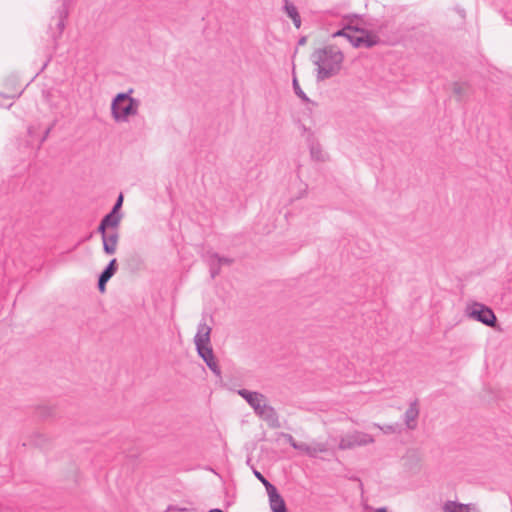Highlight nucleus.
Instances as JSON below:
<instances>
[{
  "label": "nucleus",
  "mask_w": 512,
  "mask_h": 512,
  "mask_svg": "<svg viewBox=\"0 0 512 512\" xmlns=\"http://www.w3.org/2000/svg\"><path fill=\"white\" fill-rule=\"evenodd\" d=\"M49 132H50V129H47V130H46V132H45V135H44V137H43V141L45 140V138L47 137V135L49 134Z\"/></svg>",
  "instance_id": "obj_31"
},
{
  "label": "nucleus",
  "mask_w": 512,
  "mask_h": 512,
  "mask_svg": "<svg viewBox=\"0 0 512 512\" xmlns=\"http://www.w3.org/2000/svg\"><path fill=\"white\" fill-rule=\"evenodd\" d=\"M443 512H470V508L465 504H461L455 501H447L443 505Z\"/></svg>",
  "instance_id": "obj_16"
},
{
  "label": "nucleus",
  "mask_w": 512,
  "mask_h": 512,
  "mask_svg": "<svg viewBox=\"0 0 512 512\" xmlns=\"http://www.w3.org/2000/svg\"><path fill=\"white\" fill-rule=\"evenodd\" d=\"M238 394L254 410L255 414L264 420L271 428H279L280 422L276 410L268 404L267 398L260 392L247 389L238 390Z\"/></svg>",
  "instance_id": "obj_2"
},
{
  "label": "nucleus",
  "mask_w": 512,
  "mask_h": 512,
  "mask_svg": "<svg viewBox=\"0 0 512 512\" xmlns=\"http://www.w3.org/2000/svg\"><path fill=\"white\" fill-rule=\"evenodd\" d=\"M266 492L272 512H287L285 501L275 486H272L271 488L268 487Z\"/></svg>",
  "instance_id": "obj_8"
},
{
  "label": "nucleus",
  "mask_w": 512,
  "mask_h": 512,
  "mask_svg": "<svg viewBox=\"0 0 512 512\" xmlns=\"http://www.w3.org/2000/svg\"><path fill=\"white\" fill-rule=\"evenodd\" d=\"M198 355L203 359L209 369L217 376L221 377V370L215 360L211 345L200 346L196 348Z\"/></svg>",
  "instance_id": "obj_7"
},
{
  "label": "nucleus",
  "mask_w": 512,
  "mask_h": 512,
  "mask_svg": "<svg viewBox=\"0 0 512 512\" xmlns=\"http://www.w3.org/2000/svg\"><path fill=\"white\" fill-rule=\"evenodd\" d=\"M283 2H284L283 9H284L285 13L287 14V16L289 18H291L294 26L297 29H299L301 26V17H300L297 7L289 0H284Z\"/></svg>",
  "instance_id": "obj_14"
},
{
  "label": "nucleus",
  "mask_w": 512,
  "mask_h": 512,
  "mask_svg": "<svg viewBox=\"0 0 512 512\" xmlns=\"http://www.w3.org/2000/svg\"><path fill=\"white\" fill-rule=\"evenodd\" d=\"M373 426L377 427L378 429H380L385 434H391V433H395L397 431L395 425H384V426H381L380 424L374 423Z\"/></svg>",
  "instance_id": "obj_22"
},
{
  "label": "nucleus",
  "mask_w": 512,
  "mask_h": 512,
  "mask_svg": "<svg viewBox=\"0 0 512 512\" xmlns=\"http://www.w3.org/2000/svg\"><path fill=\"white\" fill-rule=\"evenodd\" d=\"M311 61L316 66V79L323 81L340 72L344 55L338 47L329 45L316 49L311 55Z\"/></svg>",
  "instance_id": "obj_1"
},
{
  "label": "nucleus",
  "mask_w": 512,
  "mask_h": 512,
  "mask_svg": "<svg viewBox=\"0 0 512 512\" xmlns=\"http://www.w3.org/2000/svg\"><path fill=\"white\" fill-rule=\"evenodd\" d=\"M333 37H345L354 47H372L377 43V37L363 30L346 27L332 34Z\"/></svg>",
  "instance_id": "obj_5"
},
{
  "label": "nucleus",
  "mask_w": 512,
  "mask_h": 512,
  "mask_svg": "<svg viewBox=\"0 0 512 512\" xmlns=\"http://www.w3.org/2000/svg\"><path fill=\"white\" fill-rule=\"evenodd\" d=\"M288 442L292 446V443H297L291 435H288Z\"/></svg>",
  "instance_id": "obj_28"
},
{
  "label": "nucleus",
  "mask_w": 512,
  "mask_h": 512,
  "mask_svg": "<svg viewBox=\"0 0 512 512\" xmlns=\"http://www.w3.org/2000/svg\"><path fill=\"white\" fill-rule=\"evenodd\" d=\"M293 89L295 94L304 102H309L310 99L307 97V95L304 93V91L301 89L297 79L294 77L293 79Z\"/></svg>",
  "instance_id": "obj_19"
},
{
  "label": "nucleus",
  "mask_w": 512,
  "mask_h": 512,
  "mask_svg": "<svg viewBox=\"0 0 512 512\" xmlns=\"http://www.w3.org/2000/svg\"><path fill=\"white\" fill-rule=\"evenodd\" d=\"M129 92L118 93L111 103V115L115 122L126 123L129 118L138 114L140 101L130 96Z\"/></svg>",
  "instance_id": "obj_3"
},
{
  "label": "nucleus",
  "mask_w": 512,
  "mask_h": 512,
  "mask_svg": "<svg viewBox=\"0 0 512 512\" xmlns=\"http://www.w3.org/2000/svg\"><path fill=\"white\" fill-rule=\"evenodd\" d=\"M295 450L305 453L309 457H316L319 453L327 451V447L323 443L307 444L304 442L292 443Z\"/></svg>",
  "instance_id": "obj_9"
},
{
  "label": "nucleus",
  "mask_w": 512,
  "mask_h": 512,
  "mask_svg": "<svg viewBox=\"0 0 512 512\" xmlns=\"http://www.w3.org/2000/svg\"><path fill=\"white\" fill-rule=\"evenodd\" d=\"M122 214L115 213L110 211L107 215H105L102 221L106 224L108 228H117L121 222Z\"/></svg>",
  "instance_id": "obj_15"
},
{
  "label": "nucleus",
  "mask_w": 512,
  "mask_h": 512,
  "mask_svg": "<svg viewBox=\"0 0 512 512\" xmlns=\"http://www.w3.org/2000/svg\"><path fill=\"white\" fill-rule=\"evenodd\" d=\"M253 474L264 485L266 491L268 490V487L271 488L274 486L258 470L254 469Z\"/></svg>",
  "instance_id": "obj_21"
},
{
  "label": "nucleus",
  "mask_w": 512,
  "mask_h": 512,
  "mask_svg": "<svg viewBox=\"0 0 512 512\" xmlns=\"http://www.w3.org/2000/svg\"><path fill=\"white\" fill-rule=\"evenodd\" d=\"M203 257L209 266L211 278L214 279L220 273L221 269L219 254L213 251H207Z\"/></svg>",
  "instance_id": "obj_12"
},
{
  "label": "nucleus",
  "mask_w": 512,
  "mask_h": 512,
  "mask_svg": "<svg viewBox=\"0 0 512 512\" xmlns=\"http://www.w3.org/2000/svg\"><path fill=\"white\" fill-rule=\"evenodd\" d=\"M210 333L211 328L205 322L198 324L197 333L194 337L196 348L210 345Z\"/></svg>",
  "instance_id": "obj_10"
},
{
  "label": "nucleus",
  "mask_w": 512,
  "mask_h": 512,
  "mask_svg": "<svg viewBox=\"0 0 512 512\" xmlns=\"http://www.w3.org/2000/svg\"><path fill=\"white\" fill-rule=\"evenodd\" d=\"M122 204H123V195L120 194L111 211L115 212V213H120L119 210L121 209Z\"/></svg>",
  "instance_id": "obj_23"
},
{
  "label": "nucleus",
  "mask_w": 512,
  "mask_h": 512,
  "mask_svg": "<svg viewBox=\"0 0 512 512\" xmlns=\"http://www.w3.org/2000/svg\"><path fill=\"white\" fill-rule=\"evenodd\" d=\"M374 512H387L385 508H378Z\"/></svg>",
  "instance_id": "obj_29"
},
{
  "label": "nucleus",
  "mask_w": 512,
  "mask_h": 512,
  "mask_svg": "<svg viewBox=\"0 0 512 512\" xmlns=\"http://www.w3.org/2000/svg\"><path fill=\"white\" fill-rule=\"evenodd\" d=\"M454 92H455L456 94H460V93H461V87H460V85H459V84H457V83L454 85Z\"/></svg>",
  "instance_id": "obj_27"
},
{
  "label": "nucleus",
  "mask_w": 512,
  "mask_h": 512,
  "mask_svg": "<svg viewBox=\"0 0 512 512\" xmlns=\"http://www.w3.org/2000/svg\"><path fill=\"white\" fill-rule=\"evenodd\" d=\"M57 13H58V20H57V23H56L57 34L60 36L62 34V32L64 31L65 19H66L67 15H68V10H67L65 2L62 4V7L59 8Z\"/></svg>",
  "instance_id": "obj_17"
},
{
  "label": "nucleus",
  "mask_w": 512,
  "mask_h": 512,
  "mask_svg": "<svg viewBox=\"0 0 512 512\" xmlns=\"http://www.w3.org/2000/svg\"><path fill=\"white\" fill-rule=\"evenodd\" d=\"M310 153L313 159L318 161H324V154L321 148L318 145H312L310 148Z\"/></svg>",
  "instance_id": "obj_20"
},
{
  "label": "nucleus",
  "mask_w": 512,
  "mask_h": 512,
  "mask_svg": "<svg viewBox=\"0 0 512 512\" xmlns=\"http://www.w3.org/2000/svg\"><path fill=\"white\" fill-rule=\"evenodd\" d=\"M209 512H223V511L221 509L215 508V509H211Z\"/></svg>",
  "instance_id": "obj_30"
},
{
  "label": "nucleus",
  "mask_w": 512,
  "mask_h": 512,
  "mask_svg": "<svg viewBox=\"0 0 512 512\" xmlns=\"http://www.w3.org/2000/svg\"><path fill=\"white\" fill-rule=\"evenodd\" d=\"M219 261H220L221 267L223 265H231L233 263L232 258L224 257V256H220V255H219Z\"/></svg>",
  "instance_id": "obj_25"
},
{
  "label": "nucleus",
  "mask_w": 512,
  "mask_h": 512,
  "mask_svg": "<svg viewBox=\"0 0 512 512\" xmlns=\"http://www.w3.org/2000/svg\"><path fill=\"white\" fill-rule=\"evenodd\" d=\"M118 240L119 234L117 231L109 232V234L103 237L102 241L104 252L108 255L114 254L116 252Z\"/></svg>",
  "instance_id": "obj_13"
},
{
  "label": "nucleus",
  "mask_w": 512,
  "mask_h": 512,
  "mask_svg": "<svg viewBox=\"0 0 512 512\" xmlns=\"http://www.w3.org/2000/svg\"><path fill=\"white\" fill-rule=\"evenodd\" d=\"M419 416V409L417 401L410 403L408 409L404 413V422L408 429L413 430L417 426V418Z\"/></svg>",
  "instance_id": "obj_11"
},
{
  "label": "nucleus",
  "mask_w": 512,
  "mask_h": 512,
  "mask_svg": "<svg viewBox=\"0 0 512 512\" xmlns=\"http://www.w3.org/2000/svg\"><path fill=\"white\" fill-rule=\"evenodd\" d=\"M108 227L106 226V224L101 220L99 226H98V232L102 235V238L105 237L108 233H107V230Z\"/></svg>",
  "instance_id": "obj_24"
},
{
  "label": "nucleus",
  "mask_w": 512,
  "mask_h": 512,
  "mask_svg": "<svg viewBox=\"0 0 512 512\" xmlns=\"http://www.w3.org/2000/svg\"><path fill=\"white\" fill-rule=\"evenodd\" d=\"M116 264H117L116 259H112L109 262V264L106 266V268L102 271V273L100 274L99 277L109 281L117 270Z\"/></svg>",
  "instance_id": "obj_18"
},
{
  "label": "nucleus",
  "mask_w": 512,
  "mask_h": 512,
  "mask_svg": "<svg viewBox=\"0 0 512 512\" xmlns=\"http://www.w3.org/2000/svg\"><path fill=\"white\" fill-rule=\"evenodd\" d=\"M107 282H108V280L99 277V279H98V289H99L100 292H104L105 291V287H106V283Z\"/></svg>",
  "instance_id": "obj_26"
},
{
  "label": "nucleus",
  "mask_w": 512,
  "mask_h": 512,
  "mask_svg": "<svg viewBox=\"0 0 512 512\" xmlns=\"http://www.w3.org/2000/svg\"><path fill=\"white\" fill-rule=\"evenodd\" d=\"M464 313L468 318L488 327H495L497 324V318L493 310L480 302L468 303Z\"/></svg>",
  "instance_id": "obj_4"
},
{
  "label": "nucleus",
  "mask_w": 512,
  "mask_h": 512,
  "mask_svg": "<svg viewBox=\"0 0 512 512\" xmlns=\"http://www.w3.org/2000/svg\"><path fill=\"white\" fill-rule=\"evenodd\" d=\"M374 438L368 433L353 431L342 436L339 441L341 450L354 449L374 443Z\"/></svg>",
  "instance_id": "obj_6"
}]
</instances>
